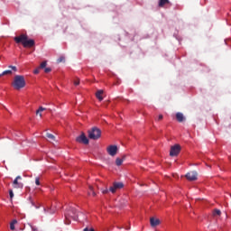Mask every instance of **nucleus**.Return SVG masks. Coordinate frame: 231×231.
<instances>
[{"instance_id": "obj_1", "label": "nucleus", "mask_w": 231, "mask_h": 231, "mask_svg": "<svg viewBox=\"0 0 231 231\" xmlns=\"http://www.w3.org/2000/svg\"><path fill=\"white\" fill-rule=\"evenodd\" d=\"M14 42H16V44H22L23 48H33V46H35V41L28 39V35L24 33L14 37Z\"/></svg>"}, {"instance_id": "obj_2", "label": "nucleus", "mask_w": 231, "mask_h": 231, "mask_svg": "<svg viewBox=\"0 0 231 231\" xmlns=\"http://www.w3.org/2000/svg\"><path fill=\"white\" fill-rule=\"evenodd\" d=\"M12 87L14 88V89H16V91H19L23 88H26V79H24V76H14V80L12 82Z\"/></svg>"}, {"instance_id": "obj_3", "label": "nucleus", "mask_w": 231, "mask_h": 231, "mask_svg": "<svg viewBox=\"0 0 231 231\" xmlns=\"http://www.w3.org/2000/svg\"><path fill=\"white\" fill-rule=\"evenodd\" d=\"M69 219H74V221L79 219V213L77 212V209L70 208V209L65 214L66 225H69V223H71V220Z\"/></svg>"}, {"instance_id": "obj_4", "label": "nucleus", "mask_w": 231, "mask_h": 231, "mask_svg": "<svg viewBox=\"0 0 231 231\" xmlns=\"http://www.w3.org/2000/svg\"><path fill=\"white\" fill-rule=\"evenodd\" d=\"M102 136V131H100L97 127H93L92 129L88 130V138L90 140H98Z\"/></svg>"}, {"instance_id": "obj_5", "label": "nucleus", "mask_w": 231, "mask_h": 231, "mask_svg": "<svg viewBox=\"0 0 231 231\" xmlns=\"http://www.w3.org/2000/svg\"><path fill=\"white\" fill-rule=\"evenodd\" d=\"M181 151V146L180 144H175L171 147L170 156H178Z\"/></svg>"}, {"instance_id": "obj_6", "label": "nucleus", "mask_w": 231, "mask_h": 231, "mask_svg": "<svg viewBox=\"0 0 231 231\" xmlns=\"http://www.w3.org/2000/svg\"><path fill=\"white\" fill-rule=\"evenodd\" d=\"M124 189V183L123 182H114L113 186L109 188V191L112 192V194H115L116 190Z\"/></svg>"}, {"instance_id": "obj_7", "label": "nucleus", "mask_w": 231, "mask_h": 231, "mask_svg": "<svg viewBox=\"0 0 231 231\" xmlns=\"http://www.w3.org/2000/svg\"><path fill=\"white\" fill-rule=\"evenodd\" d=\"M19 180H23V177L17 176L14 180L13 181V187L14 189H23L24 184L23 182L19 181Z\"/></svg>"}, {"instance_id": "obj_8", "label": "nucleus", "mask_w": 231, "mask_h": 231, "mask_svg": "<svg viewBox=\"0 0 231 231\" xmlns=\"http://www.w3.org/2000/svg\"><path fill=\"white\" fill-rule=\"evenodd\" d=\"M76 142H78L79 143H84L85 145H88V143H89V139H88L86 134L83 133L76 138Z\"/></svg>"}, {"instance_id": "obj_9", "label": "nucleus", "mask_w": 231, "mask_h": 231, "mask_svg": "<svg viewBox=\"0 0 231 231\" xmlns=\"http://www.w3.org/2000/svg\"><path fill=\"white\" fill-rule=\"evenodd\" d=\"M106 152L109 154V156H116V153L118 152V146L110 145L106 148Z\"/></svg>"}, {"instance_id": "obj_10", "label": "nucleus", "mask_w": 231, "mask_h": 231, "mask_svg": "<svg viewBox=\"0 0 231 231\" xmlns=\"http://www.w3.org/2000/svg\"><path fill=\"white\" fill-rule=\"evenodd\" d=\"M187 180L189 181H196L198 180V171H189L186 174Z\"/></svg>"}, {"instance_id": "obj_11", "label": "nucleus", "mask_w": 231, "mask_h": 231, "mask_svg": "<svg viewBox=\"0 0 231 231\" xmlns=\"http://www.w3.org/2000/svg\"><path fill=\"white\" fill-rule=\"evenodd\" d=\"M150 225L154 228L155 226H158L160 225V219L155 218V217H151L150 218Z\"/></svg>"}, {"instance_id": "obj_12", "label": "nucleus", "mask_w": 231, "mask_h": 231, "mask_svg": "<svg viewBox=\"0 0 231 231\" xmlns=\"http://www.w3.org/2000/svg\"><path fill=\"white\" fill-rule=\"evenodd\" d=\"M166 5H171V1L169 0H159L158 6L159 8H163Z\"/></svg>"}, {"instance_id": "obj_13", "label": "nucleus", "mask_w": 231, "mask_h": 231, "mask_svg": "<svg viewBox=\"0 0 231 231\" xmlns=\"http://www.w3.org/2000/svg\"><path fill=\"white\" fill-rule=\"evenodd\" d=\"M102 95H104V90H97L96 93V97L99 100V102H102L104 100Z\"/></svg>"}, {"instance_id": "obj_14", "label": "nucleus", "mask_w": 231, "mask_h": 231, "mask_svg": "<svg viewBox=\"0 0 231 231\" xmlns=\"http://www.w3.org/2000/svg\"><path fill=\"white\" fill-rule=\"evenodd\" d=\"M124 160H125V155H124L122 158L117 157L116 159V165H117V167H120V165H122V163H124Z\"/></svg>"}, {"instance_id": "obj_15", "label": "nucleus", "mask_w": 231, "mask_h": 231, "mask_svg": "<svg viewBox=\"0 0 231 231\" xmlns=\"http://www.w3.org/2000/svg\"><path fill=\"white\" fill-rule=\"evenodd\" d=\"M176 119L178 120V122H183L185 120V116H183V114L178 112L176 114Z\"/></svg>"}, {"instance_id": "obj_16", "label": "nucleus", "mask_w": 231, "mask_h": 231, "mask_svg": "<svg viewBox=\"0 0 231 231\" xmlns=\"http://www.w3.org/2000/svg\"><path fill=\"white\" fill-rule=\"evenodd\" d=\"M47 138H49V140H51V142H55V135L51 134H47Z\"/></svg>"}, {"instance_id": "obj_17", "label": "nucleus", "mask_w": 231, "mask_h": 231, "mask_svg": "<svg viewBox=\"0 0 231 231\" xmlns=\"http://www.w3.org/2000/svg\"><path fill=\"white\" fill-rule=\"evenodd\" d=\"M213 216L216 217V216H221V210L219 209H215L213 211Z\"/></svg>"}, {"instance_id": "obj_18", "label": "nucleus", "mask_w": 231, "mask_h": 231, "mask_svg": "<svg viewBox=\"0 0 231 231\" xmlns=\"http://www.w3.org/2000/svg\"><path fill=\"white\" fill-rule=\"evenodd\" d=\"M89 190H90L88 191L89 196H91V194L92 196H97V193L93 190V188L91 186H89Z\"/></svg>"}, {"instance_id": "obj_19", "label": "nucleus", "mask_w": 231, "mask_h": 231, "mask_svg": "<svg viewBox=\"0 0 231 231\" xmlns=\"http://www.w3.org/2000/svg\"><path fill=\"white\" fill-rule=\"evenodd\" d=\"M42 111H46V108L40 106L39 109L36 111V115H39V113H42Z\"/></svg>"}, {"instance_id": "obj_20", "label": "nucleus", "mask_w": 231, "mask_h": 231, "mask_svg": "<svg viewBox=\"0 0 231 231\" xmlns=\"http://www.w3.org/2000/svg\"><path fill=\"white\" fill-rule=\"evenodd\" d=\"M3 77H5V75H12V70H5L4 72H2Z\"/></svg>"}, {"instance_id": "obj_21", "label": "nucleus", "mask_w": 231, "mask_h": 231, "mask_svg": "<svg viewBox=\"0 0 231 231\" xmlns=\"http://www.w3.org/2000/svg\"><path fill=\"white\" fill-rule=\"evenodd\" d=\"M47 64H48V63H47L46 61H43V62L41 63L40 68H41L42 69H44V68H46Z\"/></svg>"}, {"instance_id": "obj_22", "label": "nucleus", "mask_w": 231, "mask_h": 231, "mask_svg": "<svg viewBox=\"0 0 231 231\" xmlns=\"http://www.w3.org/2000/svg\"><path fill=\"white\" fill-rule=\"evenodd\" d=\"M9 196H10V199L12 201V199H14V190L13 189H9Z\"/></svg>"}, {"instance_id": "obj_23", "label": "nucleus", "mask_w": 231, "mask_h": 231, "mask_svg": "<svg viewBox=\"0 0 231 231\" xmlns=\"http://www.w3.org/2000/svg\"><path fill=\"white\" fill-rule=\"evenodd\" d=\"M80 84V79H76V80H74V85L75 86H79Z\"/></svg>"}, {"instance_id": "obj_24", "label": "nucleus", "mask_w": 231, "mask_h": 231, "mask_svg": "<svg viewBox=\"0 0 231 231\" xmlns=\"http://www.w3.org/2000/svg\"><path fill=\"white\" fill-rule=\"evenodd\" d=\"M35 183H36V185H41V180H40L39 177H36Z\"/></svg>"}, {"instance_id": "obj_25", "label": "nucleus", "mask_w": 231, "mask_h": 231, "mask_svg": "<svg viewBox=\"0 0 231 231\" xmlns=\"http://www.w3.org/2000/svg\"><path fill=\"white\" fill-rule=\"evenodd\" d=\"M83 231H95V229H94L93 227H91V228L85 227V228L83 229Z\"/></svg>"}, {"instance_id": "obj_26", "label": "nucleus", "mask_w": 231, "mask_h": 231, "mask_svg": "<svg viewBox=\"0 0 231 231\" xmlns=\"http://www.w3.org/2000/svg\"><path fill=\"white\" fill-rule=\"evenodd\" d=\"M45 73H50L51 71V68H45Z\"/></svg>"}, {"instance_id": "obj_27", "label": "nucleus", "mask_w": 231, "mask_h": 231, "mask_svg": "<svg viewBox=\"0 0 231 231\" xmlns=\"http://www.w3.org/2000/svg\"><path fill=\"white\" fill-rule=\"evenodd\" d=\"M10 228H11L12 230H15V225H14V223H11V224H10Z\"/></svg>"}, {"instance_id": "obj_28", "label": "nucleus", "mask_w": 231, "mask_h": 231, "mask_svg": "<svg viewBox=\"0 0 231 231\" xmlns=\"http://www.w3.org/2000/svg\"><path fill=\"white\" fill-rule=\"evenodd\" d=\"M109 192V189H106L102 190V194H107Z\"/></svg>"}, {"instance_id": "obj_29", "label": "nucleus", "mask_w": 231, "mask_h": 231, "mask_svg": "<svg viewBox=\"0 0 231 231\" xmlns=\"http://www.w3.org/2000/svg\"><path fill=\"white\" fill-rule=\"evenodd\" d=\"M9 68H12L14 71H17V67L15 66H9Z\"/></svg>"}, {"instance_id": "obj_30", "label": "nucleus", "mask_w": 231, "mask_h": 231, "mask_svg": "<svg viewBox=\"0 0 231 231\" xmlns=\"http://www.w3.org/2000/svg\"><path fill=\"white\" fill-rule=\"evenodd\" d=\"M158 120H163V115H159Z\"/></svg>"}, {"instance_id": "obj_31", "label": "nucleus", "mask_w": 231, "mask_h": 231, "mask_svg": "<svg viewBox=\"0 0 231 231\" xmlns=\"http://www.w3.org/2000/svg\"><path fill=\"white\" fill-rule=\"evenodd\" d=\"M32 231H39V230L37 229V227H35V226H32Z\"/></svg>"}, {"instance_id": "obj_32", "label": "nucleus", "mask_w": 231, "mask_h": 231, "mask_svg": "<svg viewBox=\"0 0 231 231\" xmlns=\"http://www.w3.org/2000/svg\"><path fill=\"white\" fill-rule=\"evenodd\" d=\"M62 60H64V58H60V59L58 60V62H62Z\"/></svg>"}, {"instance_id": "obj_33", "label": "nucleus", "mask_w": 231, "mask_h": 231, "mask_svg": "<svg viewBox=\"0 0 231 231\" xmlns=\"http://www.w3.org/2000/svg\"><path fill=\"white\" fill-rule=\"evenodd\" d=\"M38 73H39V69H36L34 70V74L37 75Z\"/></svg>"}, {"instance_id": "obj_34", "label": "nucleus", "mask_w": 231, "mask_h": 231, "mask_svg": "<svg viewBox=\"0 0 231 231\" xmlns=\"http://www.w3.org/2000/svg\"><path fill=\"white\" fill-rule=\"evenodd\" d=\"M32 207H35V208H39V207L35 206V203L32 202Z\"/></svg>"}, {"instance_id": "obj_35", "label": "nucleus", "mask_w": 231, "mask_h": 231, "mask_svg": "<svg viewBox=\"0 0 231 231\" xmlns=\"http://www.w3.org/2000/svg\"><path fill=\"white\" fill-rule=\"evenodd\" d=\"M11 223H14V225H16V223H17V220H13Z\"/></svg>"}, {"instance_id": "obj_36", "label": "nucleus", "mask_w": 231, "mask_h": 231, "mask_svg": "<svg viewBox=\"0 0 231 231\" xmlns=\"http://www.w3.org/2000/svg\"><path fill=\"white\" fill-rule=\"evenodd\" d=\"M38 115H39V116H41V117L42 116V114H41V112H39Z\"/></svg>"}, {"instance_id": "obj_37", "label": "nucleus", "mask_w": 231, "mask_h": 231, "mask_svg": "<svg viewBox=\"0 0 231 231\" xmlns=\"http://www.w3.org/2000/svg\"><path fill=\"white\" fill-rule=\"evenodd\" d=\"M51 214H55V211H51Z\"/></svg>"}, {"instance_id": "obj_38", "label": "nucleus", "mask_w": 231, "mask_h": 231, "mask_svg": "<svg viewBox=\"0 0 231 231\" xmlns=\"http://www.w3.org/2000/svg\"><path fill=\"white\" fill-rule=\"evenodd\" d=\"M0 77H3V73H0Z\"/></svg>"}, {"instance_id": "obj_39", "label": "nucleus", "mask_w": 231, "mask_h": 231, "mask_svg": "<svg viewBox=\"0 0 231 231\" xmlns=\"http://www.w3.org/2000/svg\"><path fill=\"white\" fill-rule=\"evenodd\" d=\"M126 102H129V100L127 99Z\"/></svg>"}]
</instances>
